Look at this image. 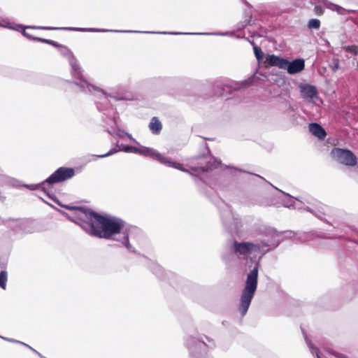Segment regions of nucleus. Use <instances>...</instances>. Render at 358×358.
<instances>
[{
	"label": "nucleus",
	"mask_w": 358,
	"mask_h": 358,
	"mask_svg": "<svg viewBox=\"0 0 358 358\" xmlns=\"http://www.w3.org/2000/svg\"><path fill=\"white\" fill-rule=\"evenodd\" d=\"M63 208L73 210L71 220L79 224L90 235L99 238L111 239L113 236L123 233L122 243L130 248L127 230H124L125 222L120 218L110 215H103L90 209L80 206L61 205Z\"/></svg>",
	"instance_id": "nucleus-1"
},
{
	"label": "nucleus",
	"mask_w": 358,
	"mask_h": 358,
	"mask_svg": "<svg viewBox=\"0 0 358 358\" xmlns=\"http://www.w3.org/2000/svg\"><path fill=\"white\" fill-rule=\"evenodd\" d=\"M258 264L248 274L245 286L242 291L238 310L245 315L250 307L251 301L255 295L258 282Z\"/></svg>",
	"instance_id": "nucleus-2"
},
{
	"label": "nucleus",
	"mask_w": 358,
	"mask_h": 358,
	"mask_svg": "<svg viewBox=\"0 0 358 358\" xmlns=\"http://www.w3.org/2000/svg\"><path fill=\"white\" fill-rule=\"evenodd\" d=\"M265 66H277L281 69H287L289 74H295L303 71L305 68V62L303 59H296L292 62L275 55H268L264 62Z\"/></svg>",
	"instance_id": "nucleus-3"
},
{
	"label": "nucleus",
	"mask_w": 358,
	"mask_h": 358,
	"mask_svg": "<svg viewBox=\"0 0 358 358\" xmlns=\"http://www.w3.org/2000/svg\"><path fill=\"white\" fill-rule=\"evenodd\" d=\"M330 156L334 161L348 166H355L357 164V157L348 149L334 148L330 152Z\"/></svg>",
	"instance_id": "nucleus-4"
},
{
	"label": "nucleus",
	"mask_w": 358,
	"mask_h": 358,
	"mask_svg": "<svg viewBox=\"0 0 358 358\" xmlns=\"http://www.w3.org/2000/svg\"><path fill=\"white\" fill-rule=\"evenodd\" d=\"M75 175V170L69 167H60L57 169L49 178L43 182V185L48 183L52 185L55 183L62 182L68 179L71 178Z\"/></svg>",
	"instance_id": "nucleus-5"
},
{
	"label": "nucleus",
	"mask_w": 358,
	"mask_h": 358,
	"mask_svg": "<svg viewBox=\"0 0 358 358\" xmlns=\"http://www.w3.org/2000/svg\"><path fill=\"white\" fill-rule=\"evenodd\" d=\"M233 250L234 252L239 256L247 257L252 252H259L260 246L250 242L238 243L234 241L233 243Z\"/></svg>",
	"instance_id": "nucleus-6"
},
{
	"label": "nucleus",
	"mask_w": 358,
	"mask_h": 358,
	"mask_svg": "<svg viewBox=\"0 0 358 358\" xmlns=\"http://www.w3.org/2000/svg\"><path fill=\"white\" fill-rule=\"evenodd\" d=\"M301 93L304 99H313L317 96V90L316 87L310 85H303L301 86Z\"/></svg>",
	"instance_id": "nucleus-7"
},
{
	"label": "nucleus",
	"mask_w": 358,
	"mask_h": 358,
	"mask_svg": "<svg viewBox=\"0 0 358 358\" xmlns=\"http://www.w3.org/2000/svg\"><path fill=\"white\" fill-rule=\"evenodd\" d=\"M308 128L311 134L320 139H324L327 136L324 129L317 123H310Z\"/></svg>",
	"instance_id": "nucleus-8"
},
{
	"label": "nucleus",
	"mask_w": 358,
	"mask_h": 358,
	"mask_svg": "<svg viewBox=\"0 0 358 358\" xmlns=\"http://www.w3.org/2000/svg\"><path fill=\"white\" fill-rule=\"evenodd\" d=\"M149 129L154 134H159L162 129L161 122L157 117H153L149 124Z\"/></svg>",
	"instance_id": "nucleus-9"
},
{
	"label": "nucleus",
	"mask_w": 358,
	"mask_h": 358,
	"mask_svg": "<svg viewBox=\"0 0 358 358\" xmlns=\"http://www.w3.org/2000/svg\"><path fill=\"white\" fill-rule=\"evenodd\" d=\"M155 158L162 162V163H164V164H169V166L175 168V169H177L178 170H181V171H185L183 167H182V164H180V163H177V162H171V161H169L168 159H166L164 157H163L161 154L159 153H157L155 154Z\"/></svg>",
	"instance_id": "nucleus-10"
},
{
	"label": "nucleus",
	"mask_w": 358,
	"mask_h": 358,
	"mask_svg": "<svg viewBox=\"0 0 358 358\" xmlns=\"http://www.w3.org/2000/svg\"><path fill=\"white\" fill-rule=\"evenodd\" d=\"M71 67H72V70H73V75L75 77H77L78 78H79L80 80H84L80 65L77 62H75L71 63Z\"/></svg>",
	"instance_id": "nucleus-11"
},
{
	"label": "nucleus",
	"mask_w": 358,
	"mask_h": 358,
	"mask_svg": "<svg viewBox=\"0 0 358 358\" xmlns=\"http://www.w3.org/2000/svg\"><path fill=\"white\" fill-rule=\"evenodd\" d=\"M7 282V272L1 271L0 273V287L5 289Z\"/></svg>",
	"instance_id": "nucleus-12"
},
{
	"label": "nucleus",
	"mask_w": 358,
	"mask_h": 358,
	"mask_svg": "<svg viewBox=\"0 0 358 358\" xmlns=\"http://www.w3.org/2000/svg\"><path fill=\"white\" fill-rule=\"evenodd\" d=\"M131 152H134L135 153L143 154L145 155H153L155 156V154H156V153H154L152 150H150V149L141 150V149L135 148V147H132Z\"/></svg>",
	"instance_id": "nucleus-13"
},
{
	"label": "nucleus",
	"mask_w": 358,
	"mask_h": 358,
	"mask_svg": "<svg viewBox=\"0 0 358 358\" xmlns=\"http://www.w3.org/2000/svg\"><path fill=\"white\" fill-rule=\"evenodd\" d=\"M308 27L309 29H318L320 27V21L317 19H311L308 22Z\"/></svg>",
	"instance_id": "nucleus-14"
},
{
	"label": "nucleus",
	"mask_w": 358,
	"mask_h": 358,
	"mask_svg": "<svg viewBox=\"0 0 358 358\" xmlns=\"http://www.w3.org/2000/svg\"><path fill=\"white\" fill-rule=\"evenodd\" d=\"M253 49H254V53H255V55L258 61L262 60L264 57V52L262 50V49L256 45H254Z\"/></svg>",
	"instance_id": "nucleus-15"
},
{
	"label": "nucleus",
	"mask_w": 358,
	"mask_h": 358,
	"mask_svg": "<svg viewBox=\"0 0 358 358\" xmlns=\"http://www.w3.org/2000/svg\"><path fill=\"white\" fill-rule=\"evenodd\" d=\"M343 49L348 52L352 53L354 55H358V45H352L343 47Z\"/></svg>",
	"instance_id": "nucleus-16"
},
{
	"label": "nucleus",
	"mask_w": 358,
	"mask_h": 358,
	"mask_svg": "<svg viewBox=\"0 0 358 358\" xmlns=\"http://www.w3.org/2000/svg\"><path fill=\"white\" fill-rule=\"evenodd\" d=\"M215 95L217 96H224V89L220 86H217L215 87Z\"/></svg>",
	"instance_id": "nucleus-17"
},
{
	"label": "nucleus",
	"mask_w": 358,
	"mask_h": 358,
	"mask_svg": "<svg viewBox=\"0 0 358 358\" xmlns=\"http://www.w3.org/2000/svg\"><path fill=\"white\" fill-rule=\"evenodd\" d=\"M314 12L317 15H321L324 13V9L321 6H315L314 8Z\"/></svg>",
	"instance_id": "nucleus-18"
},
{
	"label": "nucleus",
	"mask_w": 358,
	"mask_h": 358,
	"mask_svg": "<svg viewBox=\"0 0 358 358\" xmlns=\"http://www.w3.org/2000/svg\"><path fill=\"white\" fill-rule=\"evenodd\" d=\"M34 39L36 41L42 42V43H46V44H49V45L52 44V40L45 39V38H38V37H36Z\"/></svg>",
	"instance_id": "nucleus-19"
},
{
	"label": "nucleus",
	"mask_w": 358,
	"mask_h": 358,
	"mask_svg": "<svg viewBox=\"0 0 358 358\" xmlns=\"http://www.w3.org/2000/svg\"><path fill=\"white\" fill-rule=\"evenodd\" d=\"M41 29L44 30H52V29H70L69 28H58V27H38Z\"/></svg>",
	"instance_id": "nucleus-20"
},
{
	"label": "nucleus",
	"mask_w": 358,
	"mask_h": 358,
	"mask_svg": "<svg viewBox=\"0 0 358 358\" xmlns=\"http://www.w3.org/2000/svg\"><path fill=\"white\" fill-rule=\"evenodd\" d=\"M117 152V150L115 149V148H113L112 150H110L108 153L106 154H104V155H100L99 157H107V156H109V155H111L113 154H115Z\"/></svg>",
	"instance_id": "nucleus-21"
},
{
	"label": "nucleus",
	"mask_w": 358,
	"mask_h": 358,
	"mask_svg": "<svg viewBox=\"0 0 358 358\" xmlns=\"http://www.w3.org/2000/svg\"><path fill=\"white\" fill-rule=\"evenodd\" d=\"M194 171H201V172H205L207 171V168L201 167V168H193L192 169Z\"/></svg>",
	"instance_id": "nucleus-22"
},
{
	"label": "nucleus",
	"mask_w": 358,
	"mask_h": 358,
	"mask_svg": "<svg viewBox=\"0 0 358 358\" xmlns=\"http://www.w3.org/2000/svg\"><path fill=\"white\" fill-rule=\"evenodd\" d=\"M132 147L131 146H127L124 149L125 152H131Z\"/></svg>",
	"instance_id": "nucleus-23"
},
{
	"label": "nucleus",
	"mask_w": 358,
	"mask_h": 358,
	"mask_svg": "<svg viewBox=\"0 0 358 358\" xmlns=\"http://www.w3.org/2000/svg\"><path fill=\"white\" fill-rule=\"evenodd\" d=\"M52 44H51V45H52L54 47H59V45L57 42H55L54 41H52Z\"/></svg>",
	"instance_id": "nucleus-24"
},
{
	"label": "nucleus",
	"mask_w": 358,
	"mask_h": 358,
	"mask_svg": "<svg viewBox=\"0 0 358 358\" xmlns=\"http://www.w3.org/2000/svg\"><path fill=\"white\" fill-rule=\"evenodd\" d=\"M338 68V64H336L333 69L334 71H336V69H337Z\"/></svg>",
	"instance_id": "nucleus-25"
},
{
	"label": "nucleus",
	"mask_w": 358,
	"mask_h": 358,
	"mask_svg": "<svg viewBox=\"0 0 358 358\" xmlns=\"http://www.w3.org/2000/svg\"><path fill=\"white\" fill-rule=\"evenodd\" d=\"M317 358H321L318 352H317Z\"/></svg>",
	"instance_id": "nucleus-26"
},
{
	"label": "nucleus",
	"mask_w": 358,
	"mask_h": 358,
	"mask_svg": "<svg viewBox=\"0 0 358 358\" xmlns=\"http://www.w3.org/2000/svg\"><path fill=\"white\" fill-rule=\"evenodd\" d=\"M317 2H321L322 0H316Z\"/></svg>",
	"instance_id": "nucleus-27"
},
{
	"label": "nucleus",
	"mask_w": 358,
	"mask_h": 358,
	"mask_svg": "<svg viewBox=\"0 0 358 358\" xmlns=\"http://www.w3.org/2000/svg\"><path fill=\"white\" fill-rule=\"evenodd\" d=\"M357 67H358V62H357Z\"/></svg>",
	"instance_id": "nucleus-28"
}]
</instances>
